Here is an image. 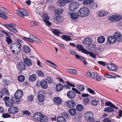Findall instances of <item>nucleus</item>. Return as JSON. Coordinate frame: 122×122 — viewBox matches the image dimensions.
<instances>
[{
  "instance_id": "4be33fe9",
  "label": "nucleus",
  "mask_w": 122,
  "mask_h": 122,
  "mask_svg": "<svg viewBox=\"0 0 122 122\" xmlns=\"http://www.w3.org/2000/svg\"><path fill=\"white\" fill-rule=\"evenodd\" d=\"M23 49L24 51L27 53H30L31 52V49L30 47L27 45H24Z\"/></svg>"
},
{
  "instance_id": "0e129e2a",
  "label": "nucleus",
  "mask_w": 122,
  "mask_h": 122,
  "mask_svg": "<svg viewBox=\"0 0 122 122\" xmlns=\"http://www.w3.org/2000/svg\"><path fill=\"white\" fill-rule=\"evenodd\" d=\"M33 97V96L32 95H30V96H29L28 99L29 101H32L34 100Z\"/></svg>"
},
{
  "instance_id": "4d7b16f0",
  "label": "nucleus",
  "mask_w": 122,
  "mask_h": 122,
  "mask_svg": "<svg viewBox=\"0 0 122 122\" xmlns=\"http://www.w3.org/2000/svg\"><path fill=\"white\" fill-rule=\"evenodd\" d=\"M75 56L76 59H79L81 61H82L83 59H84V57L77 54H76Z\"/></svg>"
},
{
  "instance_id": "c03bdc74",
  "label": "nucleus",
  "mask_w": 122,
  "mask_h": 122,
  "mask_svg": "<svg viewBox=\"0 0 122 122\" xmlns=\"http://www.w3.org/2000/svg\"><path fill=\"white\" fill-rule=\"evenodd\" d=\"M18 79L19 82H22L25 80V77L23 75H20L18 77Z\"/></svg>"
},
{
  "instance_id": "f03ea898",
  "label": "nucleus",
  "mask_w": 122,
  "mask_h": 122,
  "mask_svg": "<svg viewBox=\"0 0 122 122\" xmlns=\"http://www.w3.org/2000/svg\"><path fill=\"white\" fill-rule=\"evenodd\" d=\"M21 46L20 45H17L16 43H13L10 46V49L13 54L17 55L20 52Z\"/></svg>"
},
{
  "instance_id": "5fc2aeb1",
  "label": "nucleus",
  "mask_w": 122,
  "mask_h": 122,
  "mask_svg": "<svg viewBox=\"0 0 122 122\" xmlns=\"http://www.w3.org/2000/svg\"><path fill=\"white\" fill-rule=\"evenodd\" d=\"M47 80L48 82L50 84H51L53 82V80L51 77L50 76H48L47 77Z\"/></svg>"
},
{
  "instance_id": "13d9d810",
  "label": "nucleus",
  "mask_w": 122,
  "mask_h": 122,
  "mask_svg": "<svg viewBox=\"0 0 122 122\" xmlns=\"http://www.w3.org/2000/svg\"><path fill=\"white\" fill-rule=\"evenodd\" d=\"M2 117L4 118H6L10 117H11V115L8 113H5L2 114Z\"/></svg>"
},
{
  "instance_id": "09e8293b",
  "label": "nucleus",
  "mask_w": 122,
  "mask_h": 122,
  "mask_svg": "<svg viewBox=\"0 0 122 122\" xmlns=\"http://www.w3.org/2000/svg\"><path fill=\"white\" fill-rule=\"evenodd\" d=\"M97 6V4L96 3H94L92 4V5L90 6V8L92 9H96Z\"/></svg>"
},
{
  "instance_id": "aec40b11",
  "label": "nucleus",
  "mask_w": 122,
  "mask_h": 122,
  "mask_svg": "<svg viewBox=\"0 0 122 122\" xmlns=\"http://www.w3.org/2000/svg\"><path fill=\"white\" fill-rule=\"evenodd\" d=\"M76 48L79 51H81V52L84 54H85L87 50L84 49L82 46L79 44H78L76 46Z\"/></svg>"
},
{
  "instance_id": "052dcab7",
  "label": "nucleus",
  "mask_w": 122,
  "mask_h": 122,
  "mask_svg": "<svg viewBox=\"0 0 122 122\" xmlns=\"http://www.w3.org/2000/svg\"><path fill=\"white\" fill-rule=\"evenodd\" d=\"M97 63L103 66H105L106 65V63L105 62L103 61H98L97 62Z\"/></svg>"
},
{
  "instance_id": "8fccbe9b",
  "label": "nucleus",
  "mask_w": 122,
  "mask_h": 122,
  "mask_svg": "<svg viewBox=\"0 0 122 122\" xmlns=\"http://www.w3.org/2000/svg\"><path fill=\"white\" fill-rule=\"evenodd\" d=\"M6 41L8 44H10L12 42V39L9 37H6Z\"/></svg>"
},
{
  "instance_id": "58836bf2",
  "label": "nucleus",
  "mask_w": 122,
  "mask_h": 122,
  "mask_svg": "<svg viewBox=\"0 0 122 122\" xmlns=\"http://www.w3.org/2000/svg\"><path fill=\"white\" fill-rule=\"evenodd\" d=\"M83 107L81 104L78 105L76 107V109L79 112L81 111L83 109Z\"/></svg>"
},
{
  "instance_id": "6ab92c4d",
  "label": "nucleus",
  "mask_w": 122,
  "mask_h": 122,
  "mask_svg": "<svg viewBox=\"0 0 122 122\" xmlns=\"http://www.w3.org/2000/svg\"><path fill=\"white\" fill-rule=\"evenodd\" d=\"M79 15L78 14V12L73 13L72 12L70 14V17L72 19H76L79 17Z\"/></svg>"
},
{
  "instance_id": "9d476101",
  "label": "nucleus",
  "mask_w": 122,
  "mask_h": 122,
  "mask_svg": "<svg viewBox=\"0 0 122 122\" xmlns=\"http://www.w3.org/2000/svg\"><path fill=\"white\" fill-rule=\"evenodd\" d=\"M16 13L18 15L22 17H24L25 16H27L28 13L26 10L23 8H21L20 10H17Z\"/></svg>"
},
{
  "instance_id": "dca6fc26",
  "label": "nucleus",
  "mask_w": 122,
  "mask_h": 122,
  "mask_svg": "<svg viewBox=\"0 0 122 122\" xmlns=\"http://www.w3.org/2000/svg\"><path fill=\"white\" fill-rule=\"evenodd\" d=\"M107 67L109 70L112 71H115L117 69V66L112 63H110L109 64H107Z\"/></svg>"
},
{
  "instance_id": "5701e85b",
  "label": "nucleus",
  "mask_w": 122,
  "mask_h": 122,
  "mask_svg": "<svg viewBox=\"0 0 122 122\" xmlns=\"http://www.w3.org/2000/svg\"><path fill=\"white\" fill-rule=\"evenodd\" d=\"M23 61L27 66H30L32 65L31 61L28 58H26L24 59H23Z\"/></svg>"
},
{
  "instance_id": "37998d69",
  "label": "nucleus",
  "mask_w": 122,
  "mask_h": 122,
  "mask_svg": "<svg viewBox=\"0 0 122 122\" xmlns=\"http://www.w3.org/2000/svg\"><path fill=\"white\" fill-rule=\"evenodd\" d=\"M68 72L74 74L76 75L77 74V72L76 70L74 69H68L67 70Z\"/></svg>"
},
{
  "instance_id": "de8ad7c7",
  "label": "nucleus",
  "mask_w": 122,
  "mask_h": 122,
  "mask_svg": "<svg viewBox=\"0 0 122 122\" xmlns=\"http://www.w3.org/2000/svg\"><path fill=\"white\" fill-rule=\"evenodd\" d=\"M121 35V33L119 32H116L113 35L115 39H116V40L117 39H118V38L119 36H120Z\"/></svg>"
},
{
  "instance_id": "603ef678",
  "label": "nucleus",
  "mask_w": 122,
  "mask_h": 122,
  "mask_svg": "<svg viewBox=\"0 0 122 122\" xmlns=\"http://www.w3.org/2000/svg\"><path fill=\"white\" fill-rule=\"evenodd\" d=\"M36 37L33 35H30V42L31 43H34L35 41L34 40L35 39V38Z\"/></svg>"
},
{
  "instance_id": "ddd939ff",
  "label": "nucleus",
  "mask_w": 122,
  "mask_h": 122,
  "mask_svg": "<svg viewBox=\"0 0 122 122\" xmlns=\"http://www.w3.org/2000/svg\"><path fill=\"white\" fill-rule=\"evenodd\" d=\"M18 111V109L16 107H10L8 110L9 112L11 114H14L17 113Z\"/></svg>"
},
{
  "instance_id": "864d4df0",
  "label": "nucleus",
  "mask_w": 122,
  "mask_h": 122,
  "mask_svg": "<svg viewBox=\"0 0 122 122\" xmlns=\"http://www.w3.org/2000/svg\"><path fill=\"white\" fill-rule=\"evenodd\" d=\"M37 73L39 76L43 77L44 76L43 72L41 70H38Z\"/></svg>"
},
{
  "instance_id": "a211bd4d",
  "label": "nucleus",
  "mask_w": 122,
  "mask_h": 122,
  "mask_svg": "<svg viewBox=\"0 0 122 122\" xmlns=\"http://www.w3.org/2000/svg\"><path fill=\"white\" fill-rule=\"evenodd\" d=\"M76 96V94L75 93L72 91H69L67 93V96L70 99L74 98Z\"/></svg>"
},
{
  "instance_id": "e433bc0d",
  "label": "nucleus",
  "mask_w": 122,
  "mask_h": 122,
  "mask_svg": "<svg viewBox=\"0 0 122 122\" xmlns=\"http://www.w3.org/2000/svg\"><path fill=\"white\" fill-rule=\"evenodd\" d=\"M69 112L70 115L74 116L76 114V110L74 108L70 109L69 110Z\"/></svg>"
},
{
  "instance_id": "a19ab883",
  "label": "nucleus",
  "mask_w": 122,
  "mask_h": 122,
  "mask_svg": "<svg viewBox=\"0 0 122 122\" xmlns=\"http://www.w3.org/2000/svg\"><path fill=\"white\" fill-rule=\"evenodd\" d=\"M85 54H89L90 56L93 58L94 59H96V54H93L92 52L88 51H87Z\"/></svg>"
},
{
  "instance_id": "a878e982",
  "label": "nucleus",
  "mask_w": 122,
  "mask_h": 122,
  "mask_svg": "<svg viewBox=\"0 0 122 122\" xmlns=\"http://www.w3.org/2000/svg\"><path fill=\"white\" fill-rule=\"evenodd\" d=\"M54 102L57 105L60 104L61 102V100L59 97H55L53 100Z\"/></svg>"
},
{
  "instance_id": "0eeeda50",
  "label": "nucleus",
  "mask_w": 122,
  "mask_h": 122,
  "mask_svg": "<svg viewBox=\"0 0 122 122\" xmlns=\"http://www.w3.org/2000/svg\"><path fill=\"white\" fill-rule=\"evenodd\" d=\"M79 3L77 2H72L69 6V9L71 11H74L78 8Z\"/></svg>"
},
{
  "instance_id": "6e6552de",
  "label": "nucleus",
  "mask_w": 122,
  "mask_h": 122,
  "mask_svg": "<svg viewBox=\"0 0 122 122\" xmlns=\"http://www.w3.org/2000/svg\"><path fill=\"white\" fill-rule=\"evenodd\" d=\"M36 85L37 86H41L44 89H46L48 87L47 82L45 80H38Z\"/></svg>"
},
{
  "instance_id": "c756f323",
  "label": "nucleus",
  "mask_w": 122,
  "mask_h": 122,
  "mask_svg": "<svg viewBox=\"0 0 122 122\" xmlns=\"http://www.w3.org/2000/svg\"><path fill=\"white\" fill-rule=\"evenodd\" d=\"M111 107H107L105 108L104 111L109 113L113 112H114V110Z\"/></svg>"
},
{
  "instance_id": "680f3d73",
  "label": "nucleus",
  "mask_w": 122,
  "mask_h": 122,
  "mask_svg": "<svg viewBox=\"0 0 122 122\" xmlns=\"http://www.w3.org/2000/svg\"><path fill=\"white\" fill-rule=\"evenodd\" d=\"M118 114L117 117L118 119H119L122 116V111L121 109H119L118 112Z\"/></svg>"
},
{
  "instance_id": "6e6d98bb",
  "label": "nucleus",
  "mask_w": 122,
  "mask_h": 122,
  "mask_svg": "<svg viewBox=\"0 0 122 122\" xmlns=\"http://www.w3.org/2000/svg\"><path fill=\"white\" fill-rule=\"evenodd\" d=\"M62 116L63 117H64L66 118H68L69 117V114L66 112H63L61 113Z\"/></svg>"
},
{
  "instance_id": "4468645a",
  "label": "nucleus",
  "mask_w": 122,
  "mask_h": 122,
  "mask_svg": "<svg viewBox=\"0 0 122 122\" xmlns=\"http://www.w3.org/2000/svg\"><path fill=\"white\" fill-rule=\"evenodd\" d=\"M39 95L38 96V99L39 102H42L44 101L45 97L43 95L45 94L44 91H40L39 93Z\"/></svg>"
},
{
  "instance_id": "2f4dec72",
  "label": "nucleus",
  "mask_w": 122,
  "mask_h": 122,
  "mask_svg": "<svg viewBox=\"0 0 122 122\" xmlns=\"http://www.w3.org/2000/svg\"><path fill=\"white\" fill-rule=\"evenodd\" d=\"M61 17L60 15L56 16L55 19L54 20L53 22L54 23L56 24H59L60 22V19Z\"/></svg>"
},
{
  "instance_id": "f257e3e1",
  "label": "nucleus",
  "mask_w": 122,
  "mask_h": 122,
  "mask_svg": "<svg viewBox=\"0 0 122 122\" xmlns=\"http://www.w3.org/2000/svg\"><path fill=\"white\" fill-rule=\"evenodd\" d=\"M33 117L34 119L37 121L46 122L48 120L46 116H43L41 113L40 112H37L35 113Z\"/></svg>"
},
{
  "instance_id": "393cba45",
  "label": "nucleus",
  "mask_w": 122,
  "mask_h": 122,
  "mask_svg": "<svg viewBox=\"0 0 122 122\" xmlns=\"http://www.w3.org/2000/svg\"><path fill=\"white\" fill-rule=\"evenodd\" d=\"M105 105L106 106H109L115 109H118V108L115 106L113 104L110 102H107L105 103Z\"/></svg>"
},
{
  "instance_id": "72a5a7b5",
  "label": "nucleus",
  "mask_w": 122,
  "mask_h": 122,
  "mask_svg": "<svg viewBox=\"0 0 122 122\" xmlns=\"http://www.w3.org/2000/svg\"><path fill=\"white\" fill-rule=\"evenodd\" d=\"M108 12L106 11L101 10L98 14V15L100 17H103L108 14Z\"/></svg>"
},
{
  "instance_id": "f704fd0d",
  "label": "nucleus",
  "mask_w": 122,
  "mask_h": 122,
  "mask_svg": "<svg viewBox=\"0 0 122 122\" xmlns=\"http://www.w3.org/2000/svg\"><path fill=\"white\" fill-rule=\"evenodd\" d=\"M52 32L54 35L57 36H59L60 34H62L60 31L56 29H54Z\"/></svg>"
},
{
  "instance_id": "bf43d9fd",
  "label": "nucleus",
  "mask_w": 122,
  "mask_h": 122,
  "mask_svg": "<svg viewBox=\"0 0 122 122\" xmlns=\"http://www.w3.org/2000/svg\"><path fill=\"white\" fill-rule=\"evenodd\" d=\"M97 76V73L96 72H93L91 73V78L93 79L96 78Z\"/></svg>"
},
{
  "instance_id": "79ce46f5",
  "label": "nucleus",
  "mask_w": 122,
  "mask_h": 122,
  "mask_svg": "<svg viewBox=\"0 0 122 122\" xmlns=\"http://www.w3.org/2000/svg\"><path fill=\"white\" fill-rule=\"evenodd\" d=\"M63 11L62 9H57V10H55V12L56 15H60L61 14Z\"/></svg>"
},
{
  "instance_id": "7ed1b4c3",
  "label": "nucleus",
  "mask_w": 122,
  "mask_h": 122,
  "mask_svg": "<svg viewBox=\"0 0 122 122\" xmlns=\"http://www.w3.org/2000/svg\"><path fill=\"white\" fill-rule=\"evenodd\" d=\"M23 92L20 90H18L15 94V103L17 104H19L20 102V98L23 97Z\"/></svg>"
},
{
  "instance_id": "774afa93",
  "label": "nucleus",
  "mask_w": 122,
  "mask_h": 122,
  "mask_svg": "<svg viewBox=\"0 0 122 122\" xmlns=\"http://www.w3.org/2000/svg\"><path fill=\"white\" fill-rule=\"evenodd\" d=\"M92 103L93 106H95L97 105L98 102L96 100H93L92 101Z\"/></svg>"
},
{
  "instance_id": "c9c22d12",
  "label": "nucleus",
  "mask_w": 122,
  "mask_h": 122,
  "mask_svg": "<svg viewBox=\"0 0 122 122\" xmlns=\"http://www.w3.org/2000/svg\"><path fill=\"white\" fill-rule=\"evenodd\" d=\"M83 101L84 102L83 104L86 105L89 104L91 102L90 98L87 97L83 99Z\"/></svg>"
},
{
  "instance_id": "c85d7f7f",
  "label": "nucleus",
  "mask_w": 122,
  "mask_h": 122,
  "mask_svg": "<svg viewBox=\"0 0 122 122\" xmlns=\"http://www.w3.org/2000/svg\"><path fill=\"white\" fill-rule=\"evenodd\" d=\"M57 122H66L65 118L63 116H59L57 118Z\"/></svg>"
},
{
  "instance_id": "e2e57ef3",
  "label": "nucleus",
  "mask_w": 122,
  "mask_h": 122,
  "mask_svg": "<svg viewBox=\"0 0 122 122\" xmlns=\"http://www.w3.org/2000/svg\"><path fill=\"white\" fill-rule=\"evenodd\" d=\"M0 17L5 19H7V16L2 13H0Z\"/></svg>"
},
{
  "instance_id": "473e14b6",
  "label": "nucleus",
  "mask_w": 122,
  "mask_h": 122,
  "mask_svg": "<svg viewBox=\"0 0 122 122\" xmlns=\"http://www.w3.org/2000/svg\"><path fill=\"white\" fill-rule=\"evenodd\" d=\"M62 38L63 40L66 41H68L71 40V39L70 37L69 36L63 35L62 36Z\"/></svg>"
},
{
  "instance_id": "412c9836",
  "label": "nucleus",
  "mask_w": 122,
  "mask_h": 122,
  "mask_svg": "<svg viewBox=\"0 0 122 122\" xmlns=\"http://www.w3.org/2000/svg\"><path fill=\"white\" fill-rule=\"evenodd\" d=\"M108 42L110 44H113L115 43L116 41V39L114 36H111L109 37L107 39Z\"/></svg>"
},
{
  "instance_id": "423d86ee",
  "label": "nucleus",
  "mask_w": 122,
  "mask_h": 122,
  "mask_svg": "<svg viewBox=\"0 0 122 122\" xmlns=\"http://www.w3.org/2000/svg\"><path fill=\"white\" fill-rule=\"evenodd\" d=\"M4 26L9 30L14 33H16L18 31L15 28L16 25L15 24L13 23L9 24H4Z\"/></svg>"
},
{
  "instance_id": "3c124183",
  "label": "nucleus",
  "mask_w": 122,
  "mask_h": 122,
  "mask_svg": "<svg viewBox=\"0 0 122 122\" xmlns=\"http://www.w3.org/2000/svg\"><path fill=\"white\" fill-rule=\"evenodd\" d=\"M93 0H85L83 2V4L86 5L90 4L93 1Z\"/></svg>"
},
{
  "instance_id": "b1692460",
  "label": "nucleus",
  "mask_w": 122,
  "mask_h": 122,
  "mask_svg": "<svg viewBox=\"0 0 122 122\" xmlns=\"http://www.w3.org/2000/svg\"><path fill=\"white\" fill-rule=\"evenodd\" d=\"M66 2L64 0H59L57 3L59 6L62 7L65 5Z\"/></svg>"
},
{
  "instance_id": "7c9ffc66",
  "label": "nucleus",
  "mask_w": 122,
  "mask_h": 122,
  "mask_svg": "<svg viewBox=\"0 0 122 122\" xmlns=\"http://www.w3.org/2000/svg\"><path fill=\"white\" fill-rule=\"evenodd\" d=\"M97 40L98 42L100 43H103L105 42V38L104 36H101L98 38Z\"/></svg>"
},
{
  "instance_id": "bb28decb",
  "label": "nucleus",
  "mask_w": 122,
  "mask_h": 122,
  "mask_svg": "<svg viewBox=\"0 0 122 122\" xmlns=\"http://www.w3.org/2000/svg\"><path fill=\"white\" fill-rule=\"evenodd\" d=\"M36 75L33 74L29 76L28 79L30 81H35L36 79Z\"/></svg>"
},
{
  "instance_id": "f8f14e48",
  "label": "nucleus",
  "mask_w": 122,
  "mask_h": 122,
  "mask_svg": "<svg viewBox=\"0 0 122 122\" xmlns=\"http://www.w3.org/2000/svg\"><path fill=\"white\" fill-rule=\"evenodd\" d=\"M85 119L87 121H89L93 117V113L91 111H87L84 115Z\"/></svg>"
},
{
  "instance_id": "ea45409f",
  "label": "nucleus",
  "mask_w": 122,
  "mask_h": 122,
  "mask_svg": "<svg viewBox=\"0 0 122 122\" xmlns=\"http://www.w3.org/2000/svg\"><path fill=\"white\" fill-rule=\"evenodd\" d=\"M42 17L44 21L48 20L49 19V17L48 16L47 13L44 12L42 13Z\"/></svg>"
},
{
  "instance_id": "338daca9",
  "label": "nucleus",
  "mask_w": 122,
  "mask_h": 122,
  "mask_svg": "<svg viewBox=\"0 0 122 122\" xmlns=\"http://www.w3.org/2000/svg\"><path fill=\"white\" fill-rule=\"evenodd\" d=\"M23 114L25 115H26L27 116H29L30 115V112L28 111L25 110L23 112Z\"/></svg>"
},
{
  "instance_id": "69168bd1",
  "label": "nucleus",
  "mask_w": 122,
  "mask_h": 122,
  "mask_svg": "<svg viewBox=\"0 0 122 122\" xmlns=\"http://www.w3.org/2000/svg\"><path fill=\"white\" fill-rule=\"evenodd\" d=\"M116 15H113L109 17L108 19L111 20H115Z\"/></svg>"
},
{
  "instance_id": "39448f33",
  "label": "nucleus",
  "mask_w": 122,
  "mask_h": 122,
  "mask_svg": "<svg viewBox=\"0 0 122 122\" xmlns=\"http://www.w3.org/2000/svg\"><path fill=\"white\" fill-rule=\"evenodd\" d=\"M89 13V9L86 7L81 8L78 12V15L82 17H85L87 16Z\"/></svg>"
},
{
  "instance_id": "49530a36",
  "label": "nucleus",
  "mask_w": 122,
  "mask_h": 122,
  "mask_svg": "<svg viewBox=\"0 0 122 122\" xmlns=\"http://www.w3.org/2000/svg\"><path fill=\"white\" fill-rule=\"evenodd\" d=\"M2 92L4 95H8L9 94V93L7 89L5 87H4L2 88Z\"/></svg>"
},
{
  "instance_id": "2eb2a0df",
  "label": "nucleus",
  "mask_w": 122,
  "mask_h": 122,
  "mask_svg": "<svg viewBox=\"0 0 122 122\" xmlns=\"http://www.w3.org/2000/svg\"><path fill=\"white\" fill-rule=\"evenodd\" d=\"M93 42V40L91 38L88 37L85 38L82 41V43L85 45H88Z\"/></svg>"
},
{
  "instance_id": "f3484780",
  "label": "nucleus",
  "mask_w": 122,
  "mask_h": 122,
  "mask_svg": "<svg viewBox=\"0 0 122 122\" xmlns=\"http://www.w3.org/2000/svg\"><path fill=\"white\" fill-rule=\"evenodd\" d=\"M67 106L69 108H72L75 105V101L72 100H70L66 102Z\"/></svg>"
},
{
  "instance_id": "4c0bfd02",
  "label": "nucleus",
  "mask_w": 122,
  "mask_h": 122,
  "mask_svg": "<svg viewBox=\"0 0 122 122\" xmlns=\"http://www.w3.org/2000/svg\"><path fill=\"white\" fill-rule=\"evenodd\" d=\"M56 91L59 92L62 90L63 88V86L60 84H57L56 86Z\"/></svg>"
},
{
  "instance_id": "cd10ccee",
  "label": "nucleus",
  "mask_w": 122,
  "mask_h": 122,
  "mask_svg": "<svg viewBox=\"0 0 122 122\" xmlns=\"http://www.w3.org/2000/svg\"><path fill=\"white\" fill-rule=\"evenodd\" d=\"M96 48V45L94 44H90L87 46V48L89 50L91 51H93Z\"/></svg>"
},
{
  "instance_id": "1a4fd4ad",
  "label": "nucleus",
  "mask_w": 122,
  "mask_h": 122,
  "mask_svg": "<svg viewBox=\"0 0 122 122\" xmlns=\"http://www.w3.org/2000/svg\"><path fill=\"white\" fill-rule=\"evenodd\" d=\"M17 68L19 71L21 72L26 70V67L23 62L18 63L17 65Z\"/></svg>"
},
{
  "instance_id": "9b49d317",
  "label": "nucleus",
  "mask_w": 122,
  "mask_h": 122,
  "mask_svg": "<svg viewBox=\"0 0 122 122\" xmlns=\"http://www.w3.org/2000/svg\"><path fill=\"white\" fill-rule=\"evenodd\" d=\"M77 89L73 87L72 88V90L73 91L75 92L76 93L80 95L81 93L78 90L80 91H83L84 90L85 87L84 85H78Z\"/></svg>"
},
{
  "instance_id": "a18cd8bd",
  "label": "nucleus",
  "mask_w": 122,
  "mask_h": 122,
  "mask_svg": "<svg viewBox=\"0 0 122 122\" xmlns=\"http://www.w3.org/2000/svg\"><path fill=\"white\" fill-rule=\"evenodd\" d=\"M0 10L4 13L7 14H9L10 13L4 7H0Z\"/></svg>"
},
{
  "instance_id": "20e7f679",
  "label": "nucleus",
  "mask_w": 122,
  "mask_h": 122,
  "mask_svg": "<svg viewBox=\"0 0 122 122\" xmlns=\"http://www.w3.org/2000/svg\"><path fill=\"white\" fill-rule=\"evenodd\" d=\"M15 98L12 97L10 99V97H8L5 96L3 98V100L5 102V104L6 106L10 107L12 106L15 103Z\"/></svg>"
}]
</instances>
